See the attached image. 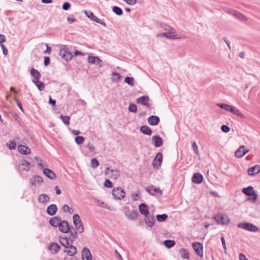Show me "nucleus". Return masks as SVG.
Segmentation results:
<instances>
[{
    "label": "nucleus",
    "instance_id": "473e14b6",
    "mask_svg": "<svg viewBox=\"0 0 260 260\" xmlns=\"http://www.w3.org/2000/svg\"><path fill=\"white\" fill-rule=\"evenodd\" d=\"M18 149L21 153L24 155L28 154L31 152L29 148L22 145H19L18 147Z\"/></svg>",
    "mask_w": 260,
    "mask_h": 260
},
{
    "label": "nucleus",
    "instance_id": "37998d69",
    "mask_svg": "<svg viewBox=\"0 0 260 260\" xmlns=\"http://www.w3.org/2000/svg\"><path fill=\"white\" fill-rule=\"evenodd\" d=\"M113 12L118 16H121L123 14L122 9L118 6H114L112 8Z\"/></svg>",
    "mask_w": 260,
    "mask_h": 260
},
{
    "label": "nucleus",
    "instance_id": "f03ea898",
    "mask_svg": "<svg viewBox=\"0 0 260 260\" xmlns=\"http://www.w3.org/2000/svg\"><path fill=\"white\" fill-rule=\"evenodd\" d=\"M238 227L245 230L248 231L256 232L258 230V228L251 223L248 222H242L238 224Z\"/></svg>",
    "mask_w": 260,
    "mask_h": 260
},
{
    "label": "nucleus",
    "instance_id": "a211bd4d",
    "mask_svg": "<svg viewBox=\"0 0 260 260\" xmlns=\"http://www.w3.org/2000/svg\"><path fill=\"white\" fill-rule=\"evenodd\" d=\"M125 216L130 220H135L139 216V214L136 210L127 211L125 213Z\"/></svg>",
    "mask_w": 260,
    "mask_h": 260
},
{
    "label": "nucleus",
    "instance_id": "c756f323",
    "mask_svg": "<svg viewBox=\"0 0 260 260\" xmlns=\"http://www.w3.org/2000/svg\"><path fill=\"white\" fill-rule=\"evenodd\" d=\"M43 172L44 175L48 178L51 179H54L56 178L55 173L50 169L44 168L43 170Z\"/></svg>",
    "mask_w": 260,
    "mask_h": 260
},
{
    "label": "nucleus",
    "instance_id": "39448f33",
    "mask_svg": "<svg viewBox=\"0 0 260 260\" xmlns=\"http://www.w3.org/2000/svg\"><path fill=\"white\" fill-rule=\"evenodd\" d=\"M112 194L115 199L121 200L125 197V192L123 188L117 187L113 189Z\"/></svg>",
    "mask_w": 260,
    "mask_h": 260
},
{
    "label": "nucleus",
    "instance_id": "e433bc0d",
    "mask_svg": "<svg viewBox=\"0 0 260 260\" xmlns=\"http://www.w3.org/2000/svg\"><path fill=\"white\" fill-rule=\"evenodd\" d=\"M30 74L35 78L34 80H39L41 76L40 72L34 68L30 70Z\"/></svg>",
    "mask_w": 260,
    "mask_h": 260
},
{
    "label": "nucleus",
    "instance_id": "6e6d98bb",
    "mask_svg": "<svg viewBox=\"0 0 260 260\" xmlns=\"http://www.w3.org/2000/svg\"><path fill=\"white\" fill-rule=\"evenodd\" d=\"M14 100H15V101L17 103V105L18 106V107H19V108L20 109V110L22 111V112H23V108H22V104H21V102L19 100H18L16 96H14Z\"/></svg>",
    "mask_w": 260,
    "mask_h": 260
},
{
    "label": "nucleus",
    "instance_id": "680f3d73",
    "mask_svg": "<svg viewBox=\"0 0 260 260\" xmlns=\"http://www.w3.org/2000/svg\"><path fill=\"white\" fill-rule=\"evenodd\" d=\"M140 191H138L137 192H134L133 193L132 196L134 198V201H137L138 199L140 198Z\"/></svg>",
    "mask_w": 260,
    "mask_h": 260
},
{
    "label": "nucleus",
    "instance_id": "2eb2a0df",
    "mask_svg": "<svg viewBox=\"0 0 260 260\" xmlns=\"http://www.w3.org/2000/svg\"><path fill=\"white\" fill-rule=\"evenodd\" d=\"M30 168V164L25 159L21 160L19 164L20 170L28 171Z\"/></svg>",
    "mask_w": 260,
    "mask_h": 260
},
{
    "label": "nucleus",
    "instance_id": "7c9ffc66",
    "mask_svg": "<svg viewBox=\"0 0 260 260\" xmlns=\"http://www.w3.org/2000/svg\"><path fill=\"white\" fill-rule=\"evenodd\" d=\"M229 111L241 118H245V116L236 107L231 106Z\"/></svg>",
    "mask_w": 260,
    "mask_h": 260
},
{
    "label": "nucleus",
    "instance_id": "c9c22d12",
    "mask_svg": "<svg viewBox=\"0 0 260 260\" xmlns=\"http://www.w3.org/2000/svg\"><path fill=\"white\" fill-rule=\"evenodd\" d=\"M232 13L233 16L237 18L239 20H242L244 21H246L247 20V18L241 13L236 11H235V12H232Z\"/></svg>",
    "mask_w": 260,
    "mask_h": 260
},
{
    "label": "nucleus",
    "instance_id": "e2e57ef3",
    "mask_svg": "<svg viewBox=\"0 0 260 260\" xmlns=\"http://www.w3.org/2000/svg\"><path fill=\"white\" fill-rule=\"evenodd\" d=\"M2 50H3V54L5 55H6L8 54V49H7V48L5 47V46L4 45V44H1V45H0Z\"/></svg>",
    "mask_w": 260,
    "mask_h": 260
},
{
    "label": "nucleus",
    "instance_id": "774afa93",
    "mask_svg": "<svg viewBox=\"0 0 260 260\" xmlns=\"http://www.w3.org/2000/svg\"><path fill=\"white\" fill-rule=\"evenodd\" d=\"M70 209V207L67 205H64L62 208V210L64 212H69Z\"/></svg>",
    "mask_w": 260,
    "mask_h": 260
},
{
    "label": "nucleus",
    "instance_id": "72a5a7b5",
    "mask_svg": "<svg viewBox=\"0 0 260 260\" xmlns=\"http://www.w3.org/2000/svg\"><path fill=\"white\" fill-rule=\"evenodd\" d=\"M69 250H64V252L67 253V254L69 255L73 256L76 254L77 252V248L72 245H70L68 246Z\"/></svg>",
    "mask_w": 260,
    "mask_h": 260
},
{
    "label": "nucleus",
    "instance_id": "ddd939ff",
    "mask_svg": "<svg viewBox=\"0 0 260 260\" xmlns=\"http://www.w3.org/2000/svg\"><path fill=\"white\" fill-rule=\"evenodd\" d=\"M145 222L148 226L150 228L152 227L155 223V219L154 216L153 215H150L149 214L145 216Z\"/></svg>",
    "mask_w": 260,
    "mask_h": 260
},
{
    "label": "nucleus",
    "instance_id": "09e8293b",
    "mask_svg": "<svg viewBox=\"0 0 260 260\" xmlns=\"http://www.w3.org/2000/svg\"><path fill=\"white\" fill-rule=\"evenodd\" d=\"M128 109L129 112L136 113L137 112V106L134 104H131Z\"/></svg>",
    "mask_w": 260,
    "mask_h": 260
},
{
    "label": "nucleus",
    "instance_id": "c85d7f7f",
    "mask_svg": "<svg viewBox=\"0 0 260 260\" xmlns=\"http://www.w3.org/2000/svg\"><path fill=\"white\" fill-rule=\"evenodd\" d=\"M61 219L58 216H55L51 218L49 220V223L53 226L58 227L61 223Z\"/></svg>",
    "mask_w": 260,
    "mask_h": 260
},
{
    "label": "nucleus",
    "instance_id": "052dcab7",
    "mask_svg": "<svg viewBox=\"0 0 260 260\" xmlns=\"http://www.w3.org/2000/svg\"><path fill=\"white\" fill-rule=\"evenodd\" d=\"M221 129L224 133H228L230 131V128L229 126L223 124L221 126Z\"/></svg>",
    "mask_w": 260,
    "mask_h": 260
},
{
    "label": "nucleus",
    "instance_id": "3c124183",
    "mask_svg": "<svg viewBox=\"0 0 260 260\" xmlns=\"http://www.w3.org/2000/svg\"><path fill=\"white\" fill-rule=\"evenodd\" d=\"M85 139L83 136H77L75 138V142L78 145L82 144Z\"/></svg>",
    "mask_w": 260,
    "mask_h": 260
},
{
    "label": "nucleus",
    "instance_id": "8fccbe9b",
    "mask_svg": "<svg viewBox=\"0 0 260 260\" xmlns=\"http://www.w3.org/2000/svg\"><path fill=\"white\" fill-rule=\"evenodd\" d=\"M217 106L220 108L224 109L226 111H229L231 106L226 104H217Z\"/></svg>",
    "mask_w": 260,
    "mask_h": 260
},
{
    "label": "nucleus",
    "instance_id": "2f4dec72",
    "mask_svg": "<svg viewBox=\"0 0 260 260\" xmlns=\"http://www.w3.org/2000/svg\"><path fill=\"white\" fill-rule=\"evenodd\" d=\"M38 201L40 203L45 204L49 202L50 197L47 194L43 193L39 196Z\"/></svg>",
    "mask_w": 260,
    "mask_h": 260
},
{
    "label": "nucleus",
    "instance_id": "58836bf2",
    "mask_svg": "<svg viewBox=\"0 0 260 260\" xmlns=\"http://www.w3.org/2000/svg\"><path fill=\"white\" fill-rule=\"evenodd\" d=\"M164 245L168 248H170L175 245V242L172 240H166L163 242Z\"/></svg>",
    "mask_w": 260,
    "mask_h": 260
},
{
    "label": "nucleus",
    "instance_id": "20e7f679",
    "mask_svg": "<svg viewBox=\"0 0 260 260\" xmlns=\"http://www.w3.org/2000/svg\"><path fill=\"white\" fill-rule=\"evenodd\" d=\"M214 219L218 224H227L230 222V218L226 214H218L214 216Z\"/></svg>",
    "mask_w": 260,
    "mask_h": 260
},
{
    "label": "nucleus",
    "instance_id": "4d7b16f0",
    "mask_svg": "<svg viewBox=\"0 0 260 260\" xmlns=\"http://www.w3.org/2000/svg\"><path fill=\"white\" fill-rule=\"evenodd\" d=\"M104 185L106 187L111 188L113 187V183L110 180L107 179L105 181Z\"/></svg>",
    "mask_w": 260,
    "mask_h": 260
},
{
    "label": "nucleus",
    "instance_id": "f8f14e48",
    "mask_svg": "<svg viewBox=\"0 0 260 260\" xmlns=\"http://www.w3.org/2000/svg\"><path fill=\"white\" fill-rule=\"evenodd\" d=\"M58 227L59 231L63 233H68L70 230L69 224L66 220H61Z\"/></svg>",
    "mask_w": 260,
    "mask_h": 260
},
{
    "label": "nucleus",
    "instance_id": "f257e3e1",
    "mask_svg": "<svg viewBox=\"0 0 260 260\" xmlns=\"http://www.w3.org/2000/svg\"><path fill=\"white\" fill-rule=\"evenodd\" d=\"M73 220L76 230L79 233L84 231L83 223L79 215L75 214L73 216Z\"/></svg>",
    "mask_w": 260,
    "mask_h": 260
},
{
    "label": "nucleus",
    "instance_id": "a19ab883",
    "mask_svg": "<svg viewBox=\"0 0 260 260\" xmlns=\"http://www.w3.org/2000/svg\"><path fill=\"white\" fill-rule=\"evenodd\" d=\"M32 81L37 86L39 90L42 91L44 88V83L41 81H40L39 80H33Z\"/></svg>",
    "mask_w": 260,
    "mask_h": 260
},
{
    "label": "nucleus",
    "instance_id": "f3484780",
    "mask_svg": "<svg viewBox=\"0 0 260 260\" xmlns=\"http://www.w3.org/2000/svg\"><path fill=\"white\" fill-rule=\"evenodd\" d=\"M249 151L246 149L245 146H240L235 152V156L238 158H241Z\"/></svg>",
    "mask_w": 260,
    "mask_h": 260
},
{
    "label": "nucleus",
    "instance_id": "79ce46f5",
    "mask_svg": "<svg viewBox=\"0 0 260 260\" xmlns=\"http://www.w3.org/2000/svg\"><path fill=\"white\" fill-rule=\"evenodd\" d=\"M156 218L158 222H163L168 218V215L166 214H158L156 216Z\"/></svg>",
    "mask_w": 260,
    "mask_h": 260
},
{
    "label": "nucleus",
    "instance_id": "4468645a",
    "mask_svg": "<svg viewBox=\"0 0 260 260\" xmlns=\"http://www.w3.org/2000/svg\"><path fill=\"white\" fill-rule=\"evenodd\" d=\"M162 161V154L160 152H158L156 154V155L153 161L152 165H153V167L155 168L158 167L161 165Z\"/></svg>",
    "mask_w": 260,
    "mask_h": 260
},
{
    "label": "nucleus",
    "instance_id": "0e129e2a",
    "mask_svg": "<svg viewBox=\"0 0 260 260\" xmlns=\"http://www.w3.org/2000/svg\"><path fill=\"white\" fill-rule=\"evenodd\" d=\"M6 41V38L5 35L3 34H0V45L1 44H3V43L5 42Z\"/></svg>",
    "mask_w": 260,
    "mask_h": 260
},
{
    "label": "nucleus",
    "instance_id": "864d4df0",
    "mask_svg": "<svg viewBox=\"0 0 260 260\" xmlns=\"http://www.w3.org/2000/svg\"><path fill=\"white\" fill-rule=\"evenodd\" d=\"M7 145L11 150L14 149L16 148V143L14 140L11 141L9 143H7Z\"/></svg>",
    "mask_w": 260,
    "mask_h": 260
},
{
    "label": "nucleus",
    "instance_id": "aec40b11",
    "mask_svg": "<svg viewBox=\"0 0 260 260\" xmlns=\"http://www.w3.org/2000/svg\"><path fill=\"white\" fill-rule=\"evenodd\" d=\"M191 180L192 182L194 183L200 184L203 182V176L200 173H196L193 174Z\"/></svg>",
    "mask_w": 260,
    "mask_h": 260
},
{
    "label": "nucleus",
    "instance_id": "69168bd1",
    "mask_svg": "<svg viewBox=\"0 0 260 260\" xmlns=\"http://www.w3.org/2000/svg\"><path fill=\"white\" fill-rule=\"evenodd\" d=\"M129 5H134L137 3V0H123Z\"/></svg>",
    "mask_w": 260,
    "mask_h": 260
},
{
    "label": "nucleus",
    "instance_id": "a18cd8bd",
    "mask_svg": "<svg viewBox=\"0 0 260 260\" xmlns=\"http://www.w3.org/2000/svg\"><path fill=\"white\" fill-rule=\"evenodd\" d=\"M69 232H70V235L72 238L71 239L73 240V241L78 238V231L76 229H73V231L70 230Z\"/></svg>",
    "mask_w": 260,
    "mask_h": 260
},
{
    "label": "nucleus",
    "instance_id": "603ef678",
    "mask_svg": "<svg viewBox=\"0 0 260 260\" xmlns=\"http://www.w3.org/2000/svg\"><path fill=\"white\" fill-rule=\"evenodd\" d=\"M112 75L113 77L112 80L114 81H118L121 77L119 73L116 72H113Z\"/></svg>",
    "mask_w": 260,
    "mask_h": 260
},
{
    "label": "nucleus",
    "instance_id": "412c9836",
    "mask_svg": "<svg viewBox=\"0 0 260 260\" xmlns=\"http://www.w3.org/2000/svg\"><path fill=\"white\" fill-rule=\"evenodd\" d=\"M152 141L153 144L156 147H160L163 144V141L161 138L157 135L152 136Z\"/></svg>",
    "mask_w": 260,
    "mask_h": 260
},
{
    "label": "nucleus",
    "instance_id": "1a4fd4ad",
    "mask_svg": "<svg viewBox=\"0 0 260 260\" xmlns=\"http://www.w3.org/2000/svg\"><path fill=\"white\" fill-rule=\"evenodd\" d=\"M192 247L197 254L202 257L203 256V245L200 242H194L192 244Z\"/></svg>",
    "mask_w": 260,
    "mask_h": 260
},
{
    "label": "nucleus",
    "instance_id": "bf43d9fd",
    "mask_svg": "<svg viewBox=\"0 0 260 260\" xmlns=\"http://www.w3.org/2000/svg\"><path fill=\"white\" fill-rule=\"evenodd\" d=\"M192 147L194 153L197 154H199L198 151V147L197 143L195 142H193L192 144Z\"/></svg>",
    "mask_w": 260,
    "mask_h": 260
},
{
    "label": "nucleus",
    "instance_id": "dca6fc26",
    "mask_svg": "<svg viewBox=\"0 0 260 260\" xmlns=\"http://www.w3.org/2000/svg\"><path fill=\"white\" fill-rule=\"evenodd\" d=\"M161 26L164 30L168 32L167 33L169 35H171V36H176V37H177V35L176 34V30L171 26L165 23H161Z\"/></svg>",
    "mask_w": 260,
    "mask_h": 260
},
{
    "label": "nucleus",
    "instance_id": "a878e982",
    "mask_svg": "<svg viewBox=\"0 0 260 260\" xmlns=\"http://www.w3.org/2000/svg\"><path fill=\"white\" fill-rule=\"evenodd\" d=\"M57 211V206L55 204H51L48 206L46 209L47 213L50 215H54Z\"/></svg>",
    "mask_w": 260,
    "mask_h": 260
},
{
    "label": "nucleus",
    "instance_id": "bb28decb",
    "mask_svg": "<svg viewBox=\"0 0 260 260\" xmlns=\"http://www.w3.org/2000/svg\"><path fill=\"white\" fill-rule=\"evenodd\" d=\"M60 247L56 243H52L48 246V249L52 253H57L59 250Z\"/></svg>",
    "mask_w": 260,
    "mask_h": 260
},
{
    "label": "nucleus",
    "instance_id": "6e6552de",
    "mask_svg": "<svg viewBox=\"0 0 260 260\" xmlns=\"http://www.w3.org/2000/svg\"><path fill=\"white\" fill-rule=\"evenodd\" d=\"M59 241L62 246L67 248H68V246L72 245L73 243V240H72L70 237L67 238L66 236H60L59 237Z\"/></svg>",
    "mask_w": 260,
    "mask_h": 260
},
{
    "label": "nucleus",
    "instance_id": "4c0bfd02",
    "mask_svg": "<svg viewBox=\"0 0 260 260\" xmlns=\"http://www.w3.org/2000/svg\"><path fill=\"white\" fill-rule=\"evenodd\" d=\"M179 253L181 255V257H182L183 258L188 259L189 258L190 254L187 249H185L184 248H181L179 250Z\"/></svg>",
    "mask_w": 260,
    "mask_h": 260
},
{
    "label": "nucleus",
    "instance_id": "b1692460",
    "mask_svg": "<svg viewBox=\"0 0 260 260\" xmlns=\"http://www.w3.org/2000/svg\"><path fill=\"white\" fill-rule=\"evenodd\" d=\"M139 209L140 213L144 216L149 214L148 206L145 203H141L139 205Z\"/></svg>",
    "mask_w": 260,
    "mask_h": 260
},
{
    "label": "nucleus",
    "instance_id": "de8ad7c7",
    "mask_svg": "<svg viewBox=\"0 0 260 260\" xmlns=\"http://www.w3.org/2000/svg\"><path fill=\"white\" fill-rule=\"evenodd\" d=\"M99 166L98 160L95 158H92L91 160V167L93 169L96 168Z\"/></svg>",
    "mask_w": 260,
    "mask_h": 260
},
{
    "label": "nucleus",
    "instance_id": "5701e85b",
    "mask_svg": "<svg viewBox=\"0 0 260 260\" xmlns=\"http://www.w3.org/2000/svg\"><path fill=\"white\" fill-rule=\"evenodd\" d=\"M260 172V166L255 165L252 167L249 168L247 170V173L250 176H254Z\"/></svg>",
    "mask_w": 260,
    "mask_h": 260
},
{
    "label": "nucleus",
    "instance_id": "ea45409f",
    "mask_svg": "<svg viewBox=\"0 0 260 260\" xmlns=\"http://www.w3.org/2000/svg\"><path fill=\"white\" fill-rule=\"evenodd\" d=\"M156 36L157 37H163L169 39H177L179 38L178 37H176V36H171V35H169L167 32L158 34Z\"/></svg>",
    "mask_w": 260,
    "mask_h": 260
},
{
    "label": "nucleus",
    "instance_id": "5fc2aeb1",
    "mask_svg": "<svg viewBox=\"0 0 260 260\" xmlns=\"http://www.w3.org/2000/svg\"><path fill=\"white\" fill-rule=\"evenodd\" d=\"M96 56H89L88 57V62L91 64H96Z\"/></svg>",
    "mask_w": 260,
    "mask_h": 260
},
{
    "label": "nucleus",
    "instance_id": "338daca9",
    "mask_svg": "<svg viewBox=\"0 0 260 260\" xmlns=\"http://www.w3.org/2000/svg\"><path fill=\"white\" fill-rule=\"evenodd\" d=\"M87 148L91 152L93 151L94 150V146L91 144L90 143H89L87 145Z\"/></svg>",
    "mask_w": 260,
    "mask_h": 260
},
{
    "label": "nucleus",
    "instance_id": "0eeeda50",
    "mask_svg": "<svg viewBox=\"0 0 260 260\" xmlns=\"http://www.w3.org/2000/svg\"><path fill=\"white\" fill-rule=\"evenodd\" d=\"M105 174L112 179H117L120 176V172L117 169H110L109 167L106 168Z\"/></svg>",
    "mask_w": 260,
    "mask_h": 260
},
{
    "label": "nucleus",
    "instance_id": "f704fd0d",
    "mask_svg": "<svg viewBox=\"0 0 260 260\" xmlns=\"http://www.w3.org/2000/svg\"><path fill=\"white\" fill-rule=\"evenodd\" d=\"M140 131L145 135L150 136L152 134V130L147 125H143L140 127Z\"/></svg>",
    "mask_w": 260,
    "mask_h": 260
},
{
    "label": "nucleus",
    "instance_id": "393cba45",
    "mask_svg": "<svg viewBox=\"0 0 260 260\" xmlns=\"http://www.w3.org/2000/svg\"><path fill=\"white\" fill-rule=\"evenodd\" d=\"M159 121V118L157 116L152 115L148 118V122L151 125H156Z\"/></svg>",
    "mask_w": 260,
    "mask_h": 260
},
{
    "label": "nucleus",
    "instance_id": "9d476101",
    "mask_svg": "<svg viewBox=\"0 0 260 260\" xmlns=\"http://www.w3.org/2000/svg\"><path fill=\"white\" fill-rule=\"evenodd\" d=\"M145 190L151 195L154 196L159 193L160 196L162 194V191L159 188L155 187L153 185H150L146 187Z\"/></svg>",
    "mask_w": 260,
    "mask_h": 260
},
{
    "label": "nucleus",
    "instance_id": "7ed1b4c3",
    "mask_svg": "<svg viewBox=\"0 0 260 260\" xmlns=\"http://www.w3.org/2000/svg\"><path fill=\"white\" fill-rule=\"evenodd\" d=\"M242 192L248 196H252V202H255L257 200V194L254 192L253 188L252 186H248L242 189Z\"/></svg>",
    "mask_w": 260,
    "mask_h": 260
},
{
    "label": "nucleus",
    "instance_id": "423d86ee",
    "mask_svg": "<svg viewBox=\"0 0 260 260\" xmlns=\"http://www.w3.org/2000/svg\"><path fill=\"white\" fill-rule=\"evenodd\" d=\"M84 13L86 16L90 18L92 21L99 23L102 25L103 26L106 27V23L103 21L101 19H99L91 11H85Z\"/></svg>",
    "mask_w": 260,
    "mask_h": 260
},
{
    "label": "nucleus",
    "instance_id": "4be33fe9",
    "mask_svg": "<svg viewBox=\"0 0 260 260\" xmlns=\"http://www.w3.org/2000/svg\"><path fill=\"white\" fill-rule=\"evenodd\" d=\"M92 257L90 251L87 248H84L82 252V260H91Z\"/></svg>",
    "mask_w": 260,
    "mask_h": 260
},
{
    "label": "nucleus",
    "instance_id": "6ab92c4d",
    "mask_svg": "<svg viewBox=\"0 0 260 260\" xmlns=\"http://www.w3.org/2000/svg\"><path fill=\"white\" fill-rule=\"evenodd\" d=\"M137 103L142 105L146 106L148 108L149 107V98L147 95H143L137 100Z\"/></svg>",
    "mask_w": 260,
    "mask_h": 260
},
{
    "label": "nucleus",
    "instance_id": "c03bdc74",
    "mask_svg": "<svg viewBox=\"0 0 260 260\" xmlns=\"http://www.w3.org/2000/svg\"><path fill=\"white\" fill-rule=\"evenodd\" d=\"M60 118L65 125H69L70 119V117L69 116H63L62 115H60Z\"/></svg>",
    "mask_w": 260,
    "mask_h": 260
},
{
    "label": "nucleus",
    "instance_id": "49530a36",
    "mask_svg": "<svg viewBox=\"0 0 260 260\" xmlns=\"http://www.w3.org/2000/svg\"><path fill=\"white\" fill-rule=\"evenodd\" d=\"M124 82L131 86H133L134 85V79L133 77H125L124 79Z\"/></svg>",
    "mask_w": 260,
    "mask_h": 260
},
{
    "label": "nucleus",
    "instance_id": "9b49d317",
    "mask_svg": "<svg viewBox=\"0 0 260 260\" xmlns=\"http://www.w3.org/2000/svg\"><path fill=\"white\" fill-rule=\"evenodd\" d=\"M59 54L61 57L66 61H69L73 57V54L67 49L64 48L60 50Z\"/></svg>",
    "mask_w": 260,
    "mask_h": 260
},
{
    "label": "nucleus",
    "instance_id": "13d9d810",
    "mask_svg": "<svg viewBox=\"0 0 260 260\" xmlns=\"http://www.w3.org/2000/svg\"><path fill=\"white\" fill-rule=\"evenodd\" d=\"M71 8V4L68 2H64L62 6L63 10H68Z\"/></svg>",
    "mask_w": 260,
    "mask_h": 260
},
{
    "label": "nucleus",
    "instance_id": "cd10ccee",
    "mask_svg": "<svg viewBox=\"0 0 260 260\" xmlns=\"http://www.w3.org/2000/svg\"><path fill=\"white\" fill-rule=\"evenodd\" d=\"M43 182L42 178L38 175L33 176L31 179V183L34 186L40 184Z\"/></svg>",
    "mask_w": 260,
    "mask_h": 260
}]
</instances>
